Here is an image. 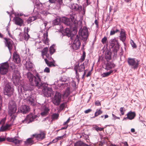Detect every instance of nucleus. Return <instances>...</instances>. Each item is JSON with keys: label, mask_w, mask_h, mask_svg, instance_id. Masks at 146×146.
<instances>
[{"label": "nucleus", "mask_w": 146, "mask_h": 146, "mask_svg": "<svg viewBox=\"0 0 146 146\" xmlns=\"http://www.w3.org/2000/svg\"><path fill=\"white\" fill-rule=\"evenodd\" d=\"M6 119V118L4 117L3 119H2L1 121H0V124H4L5 123V120Z\"/></svg>", "instance_id": "13d9d810"}, {"label": "nucleus", "mask_w": 146, "mask_h": 146, "mask_svg": "<svg viewBox=\"0 0 146 146\" xmlns=\"http://www.w3.org/2000/svg\"><path fill=\"white\" fill-rule=\"evenodd\" d=\"M78 34L80 36H81L83 40L85 41L87 40L88 34V30L86 28L83 29L82 28L80 29Z\"/></svg>", "instance_id": "9b49d317"}, {"label": "nucleus", "mask_w": 146, "mask_h": 146, "mask_svg": "<svg viewBox=\"0 0 146 146\" xmlns=\"http://www.w3.org/2000/svg\"><path fill=\"white\" fill-rule=\"evenodd\" d=\"M112 115L113 117V119L114 120H116V119H120L119 117L116 116L114 114H113V113L112 114Z\"/></svg>", "instance_id": "680f3d73"}, {"label": "nucleus", "mask_w": 146, "mask_h": 146, "mask_svg": "<svg viewBox=\"0 0 146 146\" xmlns=\"http://www.w3.org/2000/svg\"><path fill=\"white\" fill-rule=\"evenodd\" d=\"M55 45L53 44L49 48V52L51 55L52 54L55 52V50L54 48Z\"/></svg>", "instance_id": "ea45409f"}, {"label": "nucleus", "mask_w": 146, "mask_h": 146, "mask_svg": "<svg viewBox=\"0 0 146 146\" xmlns=\"http://www.w3.org/2000/svg\"><path fill=\"white\" fill-rule=\"evenodd\" d=\"M35 6L36 7L38 10L39 11L44 9L42 4L38 0L36 1V2L35 3Z\"/></svg>", "instance_id": "4be33fe9"}, {"label": "nucleus", "mask_w": 146, "mask_h": 146, "mask_svg": "<svg viewBox=\"0 0 146 146\" xmlns=\"http://www.w3.org/2000/svg\"><path fill=\"white\" fill-rule=\"evenodd\" d=\"M64 95L66 96H68L69 95L70 93V88L69 87H68L66 88L65 91L64 92Z\"/></svg>", "instance_id": "79ce46f5"}, {"label": "nucleus", "mask_w": 146, "mask_h": 146, "mask_svg": "<svg viewBox=\"0 0 146 146\" xmlns=\"http://www.w3.org/2000/svg\"><path fill=\"white\" fill-rule=\"evenodd\" d=\"M20 77L12 76V80L13 84L15 86H17L19 84Z\"/></svg>", "instance_id": "a878e982"}, {"label": "nucleus", "mask_w": 146, "mask_h": 146, "mask_svg": "<svg viewBox=\"0 0 146 146\" xmlns=\"http://www.w3.org/2000/svg\"><path fill=\"white\" fill-rule=\"evenodd\" d=\"M27 103L29 104L32 106H34L35 104V100L31 97H29L28 98Z\"/></svg>", "instance_id": "7c9ffc66"}, {"label": "nucleus", "mask_w": 146, "mask_h": 146, "mask_svg": "<svg viewBox=\"0 0 146 146\" xmlns=\"http://www.w3.org/2000/svg\"><path fill=\"white\" fill-rule=\"evenodd\" d=\"M136 62L134 58H129L127 60V62L129 66L134 69L137 68L139 64V61L137 60Z\"/></svg>", "instance_id": "9d476101"}, {"label": "nucleus", "mask_w": 146, "mask_h": 146, "mask_svg": "<svg viewBox=\"0 0 146 146\" xmlns=\"http://www.w3.org/2000/svg\"><path fill=\"white\" fill-rule=\"evenodd\" d=\"M95 104L96 106H99L101 105V103L99 101H96L95 102Z\"/></svg>", "instance_id": "0e129e2a"}, {"label": "nucleus", "mask_w": 146, "mask_h": 146, "mask_svg": "<svg viewBox=\"0 0 146 146\" xmlns=\"http://www.w3.org/2000/svg\"><path fill=\"white\" fill-rule=\"evenodd\" d=\"M34 65L29 60H27L26 62L25 67L29 71H31L33 69Z\"/></svg>", "instance_id": "a211bd4d"}, {"label": "nucleus", "mask_w": 146, "mask_h": 146, "mask_svg": "<svg viewBox=\"0 0 146 146\" xmlns=\"http://www.w3.org/2000/svg\"><path fill=\"white\" fill-rule=\"evenodd\" d=\"M60 21V19L59 18H57L54 20L52 21V24L53 25H58Z\"/></svg>", "instance_id": "c9c22d12"}, {"label": "nucleus", "mask_w": 146, "mask_h": 146, "mask_svg": "<svg viewBox=\"0 0 146 146\" xmlns=\"http://www.w3.org/2000/svg\"><path fill=\"white\" fill-rule=\"evenodd\" d=\"M136 114L135 112L130 111L127 114V118L129 120L133 119L135 116Z\"/></svg>", "instance_id": "393cba45"}, {"label": "nucleus", "mask_w": 146, "mask_h": 146, "mask_svg": "<svg viewBox=\"0 0 146 146\" xmlns=\"http://www.w3.org/2000/svg\"><path fill=\"white\" fill-rule=\"evenodd\" d=\"M7 141L9 142H12L15 144H19L20 142V141L17 139L15 137L10 138L8 137L7 138Z\"/></svg>", "instance_id": "412c9836"}, {"label": "nucleus", "mask_w": 146, "mask_h": 146, "mask_svg": "<svg viewBox=\"0 0 146 146\" xmlns=\"http://www.w3.org/2000/svg\"><path fill=\"white\" fill-rule=\"evenodd\" d=\"M66 106V103H63L61 104L60 106V110H63L65 107Z\"/></svg>", "instance_id": "de8ad7c7"}, {"label": "nucleus", "mask_w": 146, "mask_h": 146, "mask_svg": "<svg viewBox=\"0 0 146 146\" xmlns=\"http://www.w3.org/2000/svg\"><path fill=\"white\" fill-rule=\"evenodd\" d=\"M67 80V77L66 76H63L61 77L60 80L62 82H65Z\"/></svg>", "instance_id": "603ef678"}, {"label": "nucleus", "mask_w": 146, "mask_h": 146, "mask_svg": "<svg viewBox=\"0 0 146 146\" xmlns=\"http://www.w3.org/2000/svg\"><path fill=\"white\" fill-rule=\"evenodd\" d=\"M48 50V48L47 47L44 48L41 51L42 56H44L47 54Z\"/></svg>", "instance_id": "c03bdc74"}, {"label": "nucleus", "mask_w": 146, "mask_h": 146, "mask_svg": "<svg viewBox=\"0 0 146 146\" xmlns=\"http://www.w3.org/2000/svg\"><path fill=\"white\" fill-rule=\"evenodd\" d=\"M80 63L78 62V63L75 65L74 67V69L75 71L76 74L77 76H79V74L78 72H84V73L82 77V79H83L86 73L87 70H85V66H84V63L81 64L80 65Z\"/></svg>", "instance_id": "20e7f679"}, {"label": "nucleus", "mask_w": 146, "mask_h": 146, "mask_svg": "<svg viewBox=\"0 0 146 146\" xmlns=\"http://www.w3.org/2000/svg\"><path fill=\"white\" fill-rule=\"evenodd\" d=\"M59 115L57 113H54L52 116V117L53 119H56L58 117Z\"/></svg>", "instance_id": "09e8293b"}, {"label": "nucleus", "mask_w": 146, "mask_h": 146, "mask_svg": "<svg viewBox=\"0 0 146 146\" xmlns=\"http://www.w3.org/2000/svg\"><path fill=\"white\" fill-rule=\"evenodd\" d=\"M12 125V124L6 123V125L3 126V125L0 128V131H4L7 130L8 128L11 127Z\"/></svg>", "instance_id": "c85d7f7f"}, {"label": "nucleus", "mask_w": 146, "mask_h": 146, "mask_svg": "<svg viewBox=\"0 0 146 146\" xmlns=\"http://www.w3.org/2000/svg\"><path fill=\"white\" fill-rule=\"evenodd\" d=\"M14 19L15 24L16 25L20 26H22L23 23V21L21 18L18 17H17L15 18Z\"/></svg>", "instance_id": "bb28decb"}, {"label": "nucleus", "mask_w": 146, "mask_h": 146, "mask_svg": "<svg viewBox=\"0 0 146 146\" xmlns=\"http://www.w3.org/2000/svg\"><path fill=\"white\" fill-rule=\"evenodd\" d=\"M115 64L112 62L109 61H107V63L105 65V69L107 70H110L115 67Z\"/></svg>", "instance_id": "6ab92c4d"}, {"label": "nucleus", "mask_w": 146, "mask_h": 146, "mask_svg": "<svg viewBox=\"0 0 146 146\" xmlns=\"http://www.w3.org/2000/svg\"><path fill=\"white\" fill-rule=\"evenodd\" d=\"M74 146H90L81 141H78L74 143Z\"/></svg>", "instance_id": "c756f323"}, {"label": "nucleus", "mask_w": 146, "mask_h": 146, "mask_svg": "<svg viewBox=\"0 0 146 146\" xmlns=\"http://www.w3.org/2000/svg\"><path fill=\"white\" fill-rule=\"evenodd\" d=\"M109 43V47L112 49V51L114 53V55L115 56L117 55V51L119 49V43L115 38L110 40Z\"/></svg>", "instance_id": "39448f33"}, {"label": "nucleus", "mask_w": 146, "mask_h": 146, "mask_svg": "<svg viewBox=\"0 0 146 146\" xmlns=\"http://www.w3.org/2000/svg\"><path fill=\"white\" fill-rule=\"evenodd\" d=\"M56 1L58 3L59 5L58 8H60L61 5L63 3L62 0H56Z\"/></svg>", "instance_id": "8fccbe9b"}, {"label": "nucleus", "mask_w": 146, "mask_h": 146, "mask_svg": "<svg viewBox=\"0 0 146 146\" xmlns=\"http://www.w3.org/2000/svg\"><path fill=\"white\" fill-rule=\"evenodd\" d=\"M72 86L73 87L75 88L76 86V82L74 80H72Z\"/></svg>", "instance_id": "e2e57ef3"}, {"label": "nucleus", "mask_w": 146, "mask_h": 146, "mask_svg": "<svg viewBox=\"0 0 146 146\" xmlns=\"http://www.w3.org/2000/svg\"><path fill=\"white\" fill-rule=\"evenodd\" d=\"M33 137L32 135L31 138L27 139L26 141H25V144L26 145L33 144L34 143V141L33 139Z\"/></svg>", "instance_id": "cd10ccee"}, {"label": "nucleus", "mask_w": 146, "mask_h": 146, "mask_svg": "<svg viewBox=\"0 0 146 146\" xmlns=\"http://www.w3.org/2000/svg\"><path fill=\"white\" fill-rule=\"evenodd\" d=\"M107 38L105 36L102 39L101 41L102 43L103 44H104L106 43V42L107 40Z\"/></svg>", "instance_id": "5fc2aeb1"}, {"label": "nucleus", "mask_w": 146, "mask_h": 146, "mask_svg": "<svg viewBox=\"0 0 146 146\" xmlns=\"http://www.w3.org/2000/svg\"><path fill=\"white\" fill-rule=\"evenodd\" d=\"M62 21L65 25L69 26L70 28H66L65 30L66 35L70 37L72 40H74L73 44V48L76 50L79 48L81 43L78 35H76L77 32V23L76 19L73 15H71L68 18L63 17Z\"/></svg>", "instance_id": "f257e3e1"}, {"label": "nucleus", "mask_w": 146, "mask_h": 146, "mask_svg": "<svg viewBox=\"0 0 146 146\" xmlns=\"http://www.w3.org/2000/svg\"><path fill=\"white\" fill-rule=\"evenodd\" d=\"M30 37V36L28 34L25 33H20L19 35V38L21 41L24 40L27 41Z\"/></svg>", "instance_id": "f3484780"}, {"label": "nucleus", "mask_w": 146, "mask_h": 146, "mask_svg": "<svg viewBox=\"0 0 146 146\" xmlns=\"http://www.w3.org/2000/svg\"><path fill=\"white\" fill-rule=\"evenodd\" d=\"M86 56V53L84 52L81 58V62L84 60Z\"/></svg>", "instance_id": "3c124183"}, {"label": "nucleus", "mask_w": 146, "mask_h": 146, "mask_svg": "<svg viewBox=\"0 0 146 146\" xmlns=\"http://www.w3.org/2000/svg\"><path fill=\"white\" fill-rule=\"evenodd\" d=\"M13 74L12 76H17L18 77H20V73L19 72L17 68H15L13 72Z\"/></svg>", "instance_id": "f704fd0d"}, {"label": "nucleus", "mask_w": 146, "mask_h": 146, "mask_svg": "<svg viewBox=\"0 0 146 146\" xmlns=\"http://www.w3.org/2000/svg\"><path fill=\"white\" fill-rule=\"evenodd\" d=\"M30 30V29L28 27H25L24 28V33H28L29 31Z\"/></svg>", "instance_id": "6e6d98bb"}, {"label": "nucleus", "mask_w": 146, "mask_h": 146, "mask_svg": "<svg viewBox=\"0 0 146 146\" xmlns=\"http://www.w3.org/2000/svg\"><path fill=\"white\" fill-rule=\"evenodd\" d=\"M2 104V100L1 98V96L0 95V111H1V106Z\"/></svg>", "instance_id": "bf43d9fd"}, {"label": "nucleus", "mask_w": 146, "mask_h": 146, "mask_svg": "<svg viewBox=\"0 0 146 146\" xmlns=\"http://www.w3.org/2000/svg\"><path fill=\"white\" fill-rule=\"evenodd\" d=\"M9 109V113L10 115H12L13 114L15 113L17 110V107L15 103H13L12 105L10 103L8 106Z\"/></svg>", "instance_id": "2eb2a0df"}, {"label": "nucleus", "mask_w": 146, "mask_h": 146, "mask_svg": "<svg viewBox=\"0 0 146 146\" xmlns=\"http://www.w3.org/2000/svg\"><path fill=\"white\" fill-rule=\"evenodd\" d=\"M102 112L101 111L100 109H97L96 111L95 112L94 114V116L93 117L94 118L95 117H97L100 114L102 113Z\"/></svg>", "instance_id": "37998d69"}, {"label": "nucleus", "mask_w": 146, "mask_h": 146, "mask_svg": "<svg viewBox=\"0 0 146 146\" xmlns=\"http://www.w3.org/2000/svg\"><path fill=\"white\" fill-rule=\"evenodd\" d=\"M61 100V94L59 92H56L52 99L53 103L55 105L58 106L60 104Z\"/></svg>", "instance_id": "0eeeda50"}, {"label": "nucleus", "mask_w": 146, "mask_h": 146, "mask_svg": "<svg viewBox=\"0 0 146 146\" xmlns=\"http://www.w3.org/2000/svg\"><path fill=\"white\" fill-rule=\"evenodd\" d=\"M5 86L3 88V93L4 95L10 97L12 95L14 91V88L12 84L7 80H5L4 81Z\"/></svg>", "instance_id": "7ed1b4c3"}, {"label": "nucleus", "mask_w": 146, "mask_h": 146, "mask_svg": "<svg viewBox=\"0 0 146 146\" xmlns=\"http://www.w3.org/2000/svg\"><path fill=\"white\" fill-rule=\"evenodd\" d=\"M49 110L48 108L44 106L43 107V111L40 113L42 117H44L47 114Z\"/></svg>", "instance_id": "5701e85b"}, {"label": "nucleus", "mask_w": 146, "mask_h": 146, "mask_svg": "<svg viewBox=\"0 0 146 146\" xmlns=\"http://www.w3.org/2000/svg\"><path fill=\"white\" fill-rule=\"evenodd\" d=\"M72 7L73 9L78 11H82L83 14H85V10L84 7H83L81 5L76 3H74L72 5Z\"/></svg>", "instance_id": "f8f14e48"}, {"label": "nucleus", "mask_w": 146, "mask_h": 146, "mask_svg": "<svg viewBox=\"0 0 146 146\" xmlns=\"http://www.w3.org/2000/svg\"><path fill=\"white\" fill-rule=\"evenodd\" d=\"M42 92L44 96L46 97H50L53 95V92L52 89L50 87L43 88Z\"/></svg>", "instance_id": "1a4fd4ad"}, {"label": "nucleus", "mask_w": 146, "mask_h": 146, "mask_svg": "<svg viewBox=\"0 0 146 146\" xmlns=\"http://www.w3.org/2000/svg\"><path fill=\"white\" fill-rule=\"evenodd\" d=\"M45 134L42 132H40L38 134H33L32 136L35 137L38 141H40L43 139L45 137Z\"/></svg>", "instance_id": "dca6fc26"}, {"label": "nucleus", "mask_w": 146, "mask_h": 146, "mask_svg": "<svg viewBox=\"0 0 146 146\" xmlns=\"http://www.w3.org/2000/svg\"><path fill=\"white\" fill-rule=\"evenodd\" d=\"M52 60V61L49 62L46 59H45L44 60L47 66L49 67H51L52 66L55 67V61L52 58H51Z\"/></svg>", "instance_id": "b1692460"}, {"label": "nucleus", "mask_w": 146, "mask_h": 146, "mask_svg": "<svg viewBox=\"0 0 146 146\" xmlns=\"http://www.w3.org/2000/svg\"><path fill=\"white\" fill-rule=\"evenodd\" d=\"M37 117L36 115H34L33 114H30L27 115L24 119L22 121L21 123L24 124H29L33 121Z\"/></svg>", "instance_id": "423d86ee"}, {"label": "nucleus", "mask_w": 146, "mask_h": 146, "mask_svg": "<svg viewBox=\"0 0 146 146\" xmlns=\"http://www.w3.org/2000/svg\"><path fill=\"white\" fill-rule=\"evenodd\" d=\"M92 111V110L91 109H88L87 110H86L84 112L86 114V113H89L91 111Z\"/></svg>", "instance_id": "338daca9"}, {"label": "nucleus", "mask_w": 146, "mask_h": 146, "mask_svg": "<svg viewBox=\"0 0 146 146\" xmlns=\"http://www.w3.org/2000/svg\"><path fill=\"white\" fill-rule=\"evenodd\" d=\"M13 59L15 62L17 63H19L21 62V60L18 55L13 56Z\"/></svg>", "instance_id": "58836bf2"}, {"label": "nucleus", "mask_w": 146, "mask_h": 146, "mask_svg": "<svg viewBox=\"0 0 146 146\" xmlns=\"http://www.w3.org/2000/svg\"><path fill=\"white\" fill-rule=\"evenodd\" d=\"M50 70L49 68L47 67L45 68L44 70V72L46 73H49L50 72Z\"/></svg>", "instance_id": "052dcab7"}, {"label": "nucleus", "mask_w": 146, "mask_h": 146, "mask_svg": "<svg viewBox=\"0 0 146 146\" xmlns=\"http://www.w3.org/2000/svg\"><path fill=\"white\" fill-rule=\"evenodd\" d=\"M111 52L109 50L107 49L105 52V58L107 61H109L111 58Z\"/></svg>", "instance_id": "aec40b11"}, {"label": "nucleus", "mask_w": 146, "mask_h": 146, "mask_svg": "<svg viewBox=\"0 0 146 146\" xmlns=\"http://www.w3.org/2000/svg\"><path fill=\"white\" fill-rule=\"evenodd\" d=\"M27 76L31 85L36 86L39 88L40 87H42L43 88L48 87L46 83L42 82V76L38 73L37 72L33 75L31 72H28L27 73Z\"/></svg>", "instance_id": "f03ea898"}, {"label": "nucleus", "mask_w": 146, "mask_h": 146, "mask_svg": "<svg viewBox=\"0 0 146 146\" xmlns=\"http://www.w3.org/2000/svg\"><path fill=\"white\" fill-rule=\"evenodd\" d=\"M119 37L120 40L123 42V43L125 44L124 42L125 41L126 38L125 35H120L119 36Z\"/></svg>", "instance_id": "a18cd8bd"}, {"label": "nucleus", "mask_w": 146, "mask_h": 146, "mask_svg": "<svg viewBox=\"0 0 146 146\" xmlns=\"http://www.w3.org/2000/svg\"><path fill=\"white\" fill-rule=\"evenodd\" d=\"M64 136V135H63L62 136L58 137H57L55 139L53 140L52 141L53 143L56 142L58 140L63 138Z\"/></svg>", "instance_id": "49530a36"}, {"label": "nucleus", "mask_w": 146, "mask_h": 146, "mask_svg": "<svg viewBox=\"0 0 146 146\" xmlns=\"http://www.w3.org/2000/svg\"><path fill=\"white\" fill-rule=\"evenodd\" d=\"M113 72V70H111L109 72H104L102 74L101 76L102 77H105L108 76Z\"/></svg>", "instance_id": "4c0bfd02"}, {"label": "nucleus", "mask_w": 146, "mask_h": 146, "mask_svg": "<svg viewBox=\"0 0 146 146\" xmlns=\"http://www.w3.org/2000/svg\"><path fill=\"white\" fill-rule=\"evenodd\" d=\"M92 129H93L95 130L97 132L102 131L104 129L103 128L99 127L96 125H94L93 126Z\"/></svg>", "instance_id": "72a5a7b5"}, {"label": "nucleus", "mask_w": 146, "mask_h": 146, "mask_svg": "<svg viewBox=\"0 0 146 146\" xmlns=\"http://www.w3.org/2000/svg\"><path fill=\"white\" fill-rule=\"evenodd\" d=\"M3 39L5 40L4 42L6 46L8 48L10 52L11 53V50L12 49L13 46V41L10 39L6 38H4Z\"/></svg>", "instance_id": "4468645a"}, {"label": "nucleus", "mask_w": 146, "mask_h": 146, "mask_svg": "<svg viewBox=\"0 0 146 146\" xmlns=\"http://www.w3.org/2000/svg\"><path fill=\"white\" fill-rule=\"evenodd\" d=\"M43 38L44 40V43L45 44H47L48 43V33L46 32V33H44L43 34Z\"/></svg>", "instance_id": "473e14b6"}, {"label": "nucleus", "mask_w": 146, "mask_h": 146, "mask_svg": "<svg viewBox=\"0 0 146 146\" xmlns=\"http://www.w3.org/2000/svg\"><path fill=\"white\" fill-rule=\"evenodd\" d=\"M82 136H83V137H84L86 139H88L89 138L88 136L84 133H82V135L80 136V137H82Z\"/></svg>", "instance_id": "864d4df0"}, {"label": "nucleus", "mask_w": 146, "mask_h": 146, "mask_svg": "<svg viewBox=\"0 0 146 146\" xmlns=\"http://www.w3.org/2000/svg\"><path fill=\"white\" fill-rule=\"evenodd\" d=\"M0 73L3 75L6 74L8 72L9 65L7 62L0 64Z\"/></svg>", "instance_id": "6e6552de"}, {"label": "nucleus", "mask_w": 146, "mask_h": 146, "mask_svg": "<svg viewBox=\"0 0 146 146\" xmlns=\"http://www.w3.org/2000/svg\"><path fill=\"white\" fill-rule=\"evenodd\" d=\"M30 109L27 105H23L21 106L19 109L18 111L23 114H26L29 111Z\"/></svg>", "instance_id": "ddd939ff"}, {"label": "nucleus", "mask_w": 146, "mask_h": 146, "mask_svg": "<svg viewBox=\"0 0 146 146\" xmlns=\"http://www.w3.org/2000/svg\"><path fill=\"white\" fill-rule=\"evenodd\" d=\"M119 31V30L116 27H114L111 29L110 35H113Z\"/></svg>", "instance_id": "2f4dec72"}, {"label": "nucleus", "mask_w": 146, "mask_h": 146, "mask_svg": "<svg viewBox=\"0 0 146 146\" xmlns=\"http://www.w3.org/2000/svg\"><path fill=\"white\" fill-rule=\"evenodd\" d=\"M88 61L89 60L88 59H86L85 61L83 63H84V66L85 67L86 66H87L88 65Z\"/></svg>", "instance_id": "69168bd1"}, {"label": "nucleus", "mask_w": 146, "mask_h": 146, "mask_svg": "<svg viewBox=\"0 0 146 146\" xmlns=\"http://www.w3.org/2000/svg\"><path fill=\"white\" fill-rule=\"evenodd\" d=\"M131 44L132 47L134 48H136L137 47V46L135 43L133 42V41L131 40Z\"/></svg>", "instance_id": "4d7b16f0"}, {"label": "nucleus", "mask_w": 146, "mask_h": 146, "mask_svg": "<svg viewBox=\"0 0 146 146\" xmlns=\"http://www.w3.org/2000/svg\"><path fill=\"white\" fill-rule=\"evenodd\" d=\"M40 13L42 15H43L45 16L47 15L48 14H49L50 13L48 12L46 9H44L41 10L40 11Z\"/></svg>", "instance_id": "a19ab883"}, {"label": "nucleus", "mask_w": 146, "mask_h": 146, "mask_svg": "<svg viewBox=\"0 0 146 146\" xmlns=\"http://www.w3.org/2000/svg\"><path fill=\"white\" fill-rule=\"evenodd\" d=\"M23 89L25 91H28L30 90V88H29L27 87V88L26 87V86H24L23 87Z\"/></svg>", "instance_id": "774afa93"}, {"label": "nucleus", "mask_w": 146, "mask_h": 146, "mask_svg": "<svg viewBox=\"0 0 146 146\" xmlns=\"http://www.w3.org/2000/svg\"><path fill=\"white\" fill-rule=\"evenodd\" d=\"M37 18L36 16H34L29 18L27 20V22L28 24L30 23L31 22L36 20Z\"/></svg>", "instance_id": "e433bc0d"}]
</instances>
